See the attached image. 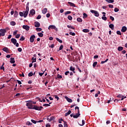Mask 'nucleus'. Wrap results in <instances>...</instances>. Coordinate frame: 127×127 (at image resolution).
I'll use <instances>...</instances> for the list:
<instances>
[{
    "label": "nucleus",
    "mask_w": 127,
    "mask_h": 127,
    "mask_svg": "<svg viewBox=\"0 0 127 127\" xmlns=\"http://www.w3.org/2000/svg\"><path fill=\"white\" fill-rule=\"evenodd\" d=\"M45 72V70L43 71V73H39V75L40 76V77H42V76L43 75V74H44V72Z\"/></svg>",
    "instance_id": "obj_47"
},
{
    "label": "nucleus",
    "mask_w": 127,
    "mask_h": 127,
    "mask_svg": "<svg viewBox=\"0 0 127 127\" xmlns=\"http://www.w3.org/2000/svg\"><path fill=\"white\" fill-rule=\"evenodd\" d=\"M22 28H23V29H25V30H27V31H28V30H29V26L28 25H23Z\"/></svg>",
    "instance_id": "obj_8"
},
{
    "label": "nucleus",
    "mask_w": 127,
    "mask_h": 127,
    "mask_svg": "<svg viewBox=\"0 0 127 127\" xmlns=\"http://www.w3.org/2000/svg\"><path fill=\"white\" fill-rule=\"evenodd\" d=\"M70 35H72V36H75L76 35V34L75 33H73L72 32H69Z\"/></svg>",
    "instance_id": "obj_43"
},
{
    "label": "nucleus",
    "mask_w": 127,
    "mask_h": 127,
    "mask_svg": "<svg viewBox=\"0 0 127 127\" xmlns=\"http://www.w3.org/2000/svg\"><path fill=\"white\" fill-rule=\"evenodd\" d=\"M63 47H64L63 45H61L58 51H60V50H62L63 49Z\"/></svg>",
    "instance_id": "obj_46"
},
{
    "label": "nucleus",
    "mask_w": 127,
    "mask_h": 127,
    "mask_svg": "<svg viewBox=\"0 0 127 127\" xmlns=\"http://www.w3.org/2000/svg\"><path fill=\"white\" fill-rule=\"evenodd\" d=\"M14 13V17H17L18 12H17V11H15Z\"/></svg>",
    "instance_id": "obj_19"
},
{
    "label": "nucleus",
    "mask_w": 127,
    "mask_h": 127,
    "mask_svg": "<svg viewBox=\"0 0 127 127\" xmlns=\"http://www.w3.org/2000/svg\"><path fill=\"white\" fill-rule=\"evenodd\" d=\"M11 42L14 44V45H15L16 44V43L17 42V41L15 38H12L11 39Z\"/></svg>",
    "instance_id": "obj_9"
},
{
    "label": "nucleus",
    "mask_w": 127,
    "mask_h": 127,
    "mask_svg": "<svg viewBox=\"0 0 127 127\" xmlns=\"http://www.w3.org/2000/svg\"><path fill=\"white\" fill-rule=\"evenodd\" d=\"M77 21H78V22H82V21H83V20L81 18H77Z\"/></svg>",
    "instance_id": "obj_30"
},
{
    "label": "nucleus",
    "mask_w": 127,
    "mask_h": 127,
    "mask_svg": "<svg viewBox=\"0 0 127 127\" xmlns=\"http://www.w3.org/2000/svg\"><path fill=\"white\" fill-rule=\"evenodd\" d=\"M123 49H124L123 47H119L118 48V51H123Z\"/></svg>",
    "instance_id": "obj_27"
},
{
    "label": "nucleus",
    "mask_w": 127,
    "mask_h": 127,
    "mask_svg": "<svg viewBox=\"0 0 127 127\" xmlns=\"http://www.w3.org/2000/svg\"><path fill=\"white\" fill-rule=\"evenodd\" d=\"M55 99H57V101H58L59 100V97H58V96H57V95H55L54 96Z\"/></svg>",
    "instance_id": "obj_55"
},
{
    "label": "nucleus",
    "mask_w": 127,
    "mask_h": 127,
    "mask_svg": "<svg viewBox=\"0 0 127 127\" xmlns=\"http://www.w3.org/2000/svg\"><path fill=\"white\" fill-rule=\"evenodd\" d=\"M32 110H36V111H41L42 109H43V107L42 106H38L37 105H34V106L31 108Z\"/></svg>",
    "instance_id": "obj_3"
},
{
    "label": "nucleus",
    "mask_w": 127,
    "mask_h": 127,
    "mask_svg": "<svg viewBox=\"0 0 127 127\" xmlns=\"http://www.w3.org/2000/svg\"><path fill=\"white\" fill-rule=\"evenodd\" d=\"M3 51H4V52H6V53H7L8 52V51H9V50H8V48H7V47H4L2 49Z\"/></svg>",
    "instance_id": "obj_13"
},
{
    "label": "nucleus",
    "mask_w": 127,
    "mask_h": 127,
    "mask_svg": "<svg viewBox=\"0 0 127 127\" xmlns=\"http://www.w3.org/2000/svg\"><path fill=\"white\" fill-rule=\"evenodd\" d=\"M18 51L19 52H21V51H22V49H21V48H18Z\"/></svg>",
    "instance_id": "obj_61"
},
{
    "label": "nucleus",
    "mask_w": 127,
    "mask_h": 127,
    "mask_svg": "<svg viewBox=\"0 0 127 127\" xmlns=\"http://www.w3.org/2000/svg\"><path fill=\"white\" fill-rule=\"evenodd\" d=\"M34 105H32V104L27 103H26V106L28 107V109H29L30 110H32V108Z\"/></svg>",
    "instance_id": "obj_7"
},
{
    "label": "nucleus",
    "mask_w": 127,
    "mask_h": 127,
    "mask_svg": "<svg viewBox=\"0 0 127 127\" xmlns=\"http://www.w3.org/2000/svg\"><path fill=\"white\" fill-rule=\"evenodd\" d=\"M50 28H52V29H55L56 28V26L54 25H50L48 27V29H50Z\"/></svg>",
    "instance_id": "obj_17"
},
{
    "label": "nucleus",
    "mask_w": 127,
    "mask_h": 127,
    "mask_svg": "<svg viewBox=\"0 0 127 127\" xmlns=\"http://www.w3.org/2000/svg\"><path fill=\"white\" fill-rule=\"evenodd\" d=\"M43 107H50V105L48 104H45L43 105Z\"/></svg>",
    "instance_id": "obj_45"
},
{
    "label": "nucleus",
    "mask_w": 127,
    "mask_h": 127,
    "mask_svg": "<svg viewBox=\"0 0 127 127\" xmlns=\"http://www.w3.org/2000/svg\"><path fill=\"white\" fill-rule=\"evenodd\" d=\"M62 122H63L64 123V120H63V119L61 118L59 120V124H62Z\"/></svg>",
    "instance_id": "obj_32"
},
{
    "label": "nucleus",
    "mask_w": 127,
    "mask_h": 127,
    "mask_svg": "<svg viewBox=\"0 0 127 127\" xmlns=\"http://www.w3.org/2000/svg\"><path fill=\"white\" fill-rule=\"evenodd\" d=\"M84 125H85V121L82 120V124H79V126H80L81 127H83V126H84Z\"/></svg>",
    "instance_id": "obj_38"
},
{
    "label": "nucleus",
    "mask_w": 127,
    "mask_h": 127,
    "mask_svg": "<svg viewBox=\"0 0 127 127\" xmlns=\"http://www.w3.org/2000/svg\"><path fill=\"white\" fill-rule=\"evenodd\" d=\"M18 31H17V30L14 31V32L13 33V35H16V34H17Z\"/></svg>",
    "instance_id": "obj_63"
},
{
    "label": "nucleus",
    "mask_w": 127,
    "mask_h": 127,
    "mask_svg": "<svg viewBox=\"0 0 127 127\" xmlns=\"http://www.w3.org/2000/svg\"><path fill=\"white\" fill-rule=\"evenodd\" d=\"M121 98H122V99H121V101H123V100H124V99H126L127 96H124V95H122V97Z\"/></svg>",
    "instance_id": "obj_56"
},
{
    "label": "nucleus",
    "mask_w": 127,
    "mask_h": 127,
    "mask_svg": "<svg viewBox=\"0 0 127 127\" xmlns=\"http://www.w3.org/2000/svg\"><path fill=\"white\" fill-rule=\"evenodd\" d=\"M78 113H76L75 115H73V118L74 119H78L80 116H81V114H80V111H78Z\"/></svg>",
    "instance_id": "obj_6"
},
{
    "label": "nucleus",
    "mask_w": 127,
    "mask_h": 127,
    "mask_svg": "<svg viewBox=\"0 0 127 127\" xmlns=\"http://www.w3.org/2000/svg\"><path fill=\"white\" fill-rule=\"evenodd\" d=\"M9 28L8 27H6L5 29H0V33L1 36H4L5 35V33L7 32V30H9Z\"/></svg>",
    "instance_id": "obj_2"
},
{
    "label": "nucleus",
    "mask_w": 127,
    "mask_h": 127,
    "mask_svg": "<svg viewBox=\"0 0 127 127\" xmlns=\"http://www.w3.org/2000/svg\"><path fill=\"white\" fill-rule=\"evenodd\" d=\"M57 78L59 79H62L63 77L62 75H60V74L57 75ZM57 78H56V80H57Z\"/></svg>",
    "instance_id": "obj_36"
},
{
    "label": "nucleus",
    "mask_w": 127,
    "mask_h": 127,
    "mask_svg": "<svg viewBox=\"0 0 127 127\" xmlns=\"http://www.w3.org/2000/svg\"><path fill=\"white\" fill-rule=\"evenodd\" d=\"M30 13L32 15H34V14H35V10H34V9H32L30 10Z\"/></svg>",
    "instance_id": "obj_15"
},
{
    "label": "nucleus",
    "mask_w": 127,
    "mask_h": 127,
    "mask_svg": "<svg viewBox=\"0 0 127 127\" xmlns=\"http://www.w3.org/2000/svg\"><path fill=\"white\" fill-rule=\"evenodd\" d=\"M46 127H51V125H50V124H49V123H48L46 125Z\"/></svg>",
    "instance_id": "obj_64"
},
{
    "label": "nucleus",
    "mask_w": 127,
    "mask_h": 127,
    "mask_svg": "<svg viewBox=\"0 0 127 127\" xmlns=\"http://www.w3.org/2000/svg\"><path fill=\"white\" fill-rule=\"evenodd\" d=\"M65 99H66V101H67L68 103H72V102H73V101L71 99V98H69L67 96L65 97Z\"/></svg>",
    "instance_id": "obj_10"
},
{
    "label": "nucleus",
    "mask_w": 127,
    "mask_h": 127,
    "mask_svg": "<svg viewBox=\"0 0 127 127\" xmlns=\"http://www.w3.org/2000/svg\"><path fill=\"white\" fill-rule=\"evenodd\" d=\"M70 71H72V72H74V71H75V67H72V66L70 67L69 68Z\"/></svg>",
    "instance_id": "obj_28"
},
{
    "label": "nucleus",
    "mask_w": 127,
    "mask_h": 127,
    "mask_svg": "<svg viewBox=\"0 0 127 127\" xmlns=\"http://www.w3.org/2000/svg\"><path fill=\"white\" fill-rule=\"evenodd\" d=\"M110 19H111V20H112V21H114L115 20V18H114V17L110 16Z\"/></svg>",
    "instance_id": "obj_51"
},
{
    "label": "nucleus",
    "mask_w": 127,
    "mask_h": 127,
    "mask_svg": "<svg viewBox=\"0 0 127 127\" xmlns=\"http://www.w3.org/2000/svg\"><path fill=\"white\" fill-rule=\"evenodd\" d=\"M117 34H118V35H122V33L120 31H117Z\"/></svg>",
    "instance_id": "obj_52"
},
{
    "label": "nucleus",
    "mask_w": 127,
    "mask_h": 127,
    "mask_svg": "<svg viewBox=\"0 0 127 127\" xmlns=\"http://www.w3.org/2000/svg\"><path fill=\"white\" fill-rule=\"evenodd\" d=\"M109 61V59H107L105 61H102L101 64H104V63H106V62H108Z\"/></svg>",
    "instance_id": "obj_37"
},
{
    "label": "nucleus",
    "mask_w": 127,
    "mask_h": 127,
    "mask_svg": "<svg viewBox=\"0 0 127 127\" xmlns=\"http://www.w3.org/2000/svg\"><path fill=\"white\" fill-rule=\"evenodd\" d=\"M90 12L94 14V16H96V17H99V16H100V14L97 11H96L95 10H90Z\"/></svg>",
    "instance_id": "obj_4"
},
{
    "label": "nucleus",
    "mask_w": 127,
    "mask_h": 127,
    "mask_svg": "<svg viewBox=\"0 0 127 127\" xmlns=\"http://www.w3.org/2000/svg\"><path fill=\"white\" fill-rule=\"evenodd\" d=\"M67 18L69 20H72V19H73V18L71 16V15H68L67 16Z\"/></svg>",
    "instance_id": "obj_41"
},
{
    "label": "nucleus",
    "mask_w": 127,
    "mask_h": 127,
    "mask_svg": "<svg viewBox=\"0 0 127 127\" xmlns=\"http://www.w3.org/2000/svg\"><path fill=\"white\" fill-rule=\"evenodd\" d=\"M56 40H57V41H58L59 42H60V43H62V42H63L62 40L59 39V38H56Z\"/></svg>",
    "instance_id": "obj_39"
},
{
    "label": "nucleus",
    "mask_w": 127,
    "mask_h": 127,
    "mask_svg": "<svg viewBox=\"0 0 127 127\" xmlns=\"http://www.w3.org/2000/svg\"><path fill=\"white\" fill-rule=\"evenodd\" d=\"M36 30H37V31H41V30H42V29H41V28H36Z\"/></svg>",
    "instance_id": "obj_48"
},
{
    "label": "nucleus",
    "mask_w": 127,
    "mask_h": 127,
    "mask_svg": "<svg viewBox=\"0 0 127 127\" xmlns=\"http://www.w3.org/2000/svg\"><path fill=\"white\" fill-rule=\"evenodd\" d=\"M68 3L70 6H73L74 7H75V4H74L73 3H72L71 2H68Z\"/></svg>",
    "instance_id": "obj_23"
},
{
    "label": "nucleus",
    "mask_w": 127,
    "mask_h": 127,
    "mask_svg": "<svg viewBox=\"0 0 127 127\" xmlns=\"http://www.w3.org/2000/svg\"><path fill=\"white\" fill-rule=\"evenodd\" d=\"M120 10V9L118 8H115L114 9V11L115 12H118V11H119Z\"/></svg>",
    "instance_id": "obj_50"
},
{
    "label": "nucleus",
    "mask_w": 127,
    "mask_h": 127,
    "mask_svg": "<svg viewBox=\"0 0 127 127\" xmlns=\"http://www.w3.org/2000/svg\"><path fill=\"white\" fill-rule=\"evenodd\" d=\"M70 13H71V11H67L64 13V15H66L67 14H70Z\"/></svg>",
    "instance_id": "obj_42"
},
{
    "label": "nucleus",
    "mask_w": 127,
    "mask_h": 127,
    "mask_svg": "<svg viewBox=\"0 0 127 127\" xmlns=\"http://www.w3.org/2000/svg\"><path fill=\"white\" fill-rule=\"evenodd\" d=\"M29 11V2H27L26 4V10L24 12H19V14L20 16H23L24 17H26L28 14V12Z\"/></svg>",
    "instance_id": "obj_1"
},
{
    "label": "nucleus",
    "mask_w": 127,
    "mask_h": 127,
    "mask_svg": "<svg viewBox=\"0 0 127 127\" xmlns=\"http://www.w3.org/2000/svg\"><path fill=\"white\" fill-rule=\"evenodd\" d=\"M83 14V18L85 19L88 17V15H87L85 13H84Z\"/></svg>",
    "instance_id": "obj_33"
},
{
    "label": "nucleus",
    "mask_w": 127,
    "mask_h": 127,
    "mask_svg": "<svg viewBox=\"0 0 127 127\" xmlns=\"http://www.w3.org/2000/svg\"><path fill=\"white\" fill-rule=\"evenodd\" d=\"M47 12V8H45L42 10V13L45 14Z\"/></svg>",
    "instance_id": "obj_18"
},
{
    "label": "nucleus",
    "mask_w": 127,
    "mask_h": 127,
    "mask_svg": "<svg viewBox=\"0 0 127 127\" xmlns=\"http://www.w3.org/2000/svg\"><path fill=\"white\" fill-rule=\"evenodd\" d=\"M34 39H35V35H31L30 37V42H31V43H33V42H34Z\"/></svg>",
    "instance_id": "obj_5"
},
{
    "label": "nucleus",
    "mask_w": 127,
    "mask_h": 127,
    "mask_svg": "<svg viewBox=\"0 0 127 127\" xmlns=\"http://www.w3.org/2000/svg\"><path fill=\"white\" fill-rule=\"evenodd\" d=\"M67 27H68V28H71V29L75 30V28L71 25H67Z\"/></svg>",
    "instance_id": "obj_29"
},
{
    "label": "nucleus",
    "mask_w": 127,
    "mask_h": 127,
    "mask_svg": "<svg viewBox=\"0 0 127 127\" xmlns=\"http://www.w3.org/2000/svg\"><path fill=\"white\" fill-rule=\"evenodd\" d=\"M35 27H40V23L39 22H35Z\"/></svg>",
    "instance_id": "obj_12"
},
{
    "label": "nucleus",
    "mask_w": 127,
    "mask_h": 127,
    "mask_svg": "<svg viewBox=\"0 0 127 127\" xmlns=\"http://www.w3.org/2000/svg\"><path fill=\"white\" fill-rule=\"evenodd\" d=\"M117 97V98H122L123 95L122 94H118Z\"/></svg>",
    "instance_id": "obj_60"
},
{
    "label": "nucleus",
    "mask_w": 127,
    "mask_h": 127,
    "mask_svg": "<svg viewBox=\"0 0 127 127\" xmlns=\"http://www.w3.org/2000/svg\"><path fill=\"white\" fill-rule=\"evenodd\" d=\"M72 113V111L71 110L68 111L65 114V117H67V116H69Z\"/></svg>",
    "instance_id": "obj_21"
},
{
    "label": "nucleus",
    "mask_w": 127,
    "mask_h": 127,
    "mask_svg": "<svg viewBox=\"0 0 127 127\" xmlns=\"http://www.w3.org/2000/svg\"><path fill=\"white\" fill-rule=\"evenodd\" d=\"M31 122L32 123H33V124H36V123L37 122L36 121L34 120H31Z\"/></svg>",
    "instance_id": "obj_58"
},
{
    "label": "nucleus",
    "mask_w": 127,
    "mask_h": 127,
    "mask_svg": "<svg viewBox=\"0 0 127 127\" xmlns=\"http://www.w3.org/2000/svg\"><path fill=\"white\" fill-rule=\"evenodd\" d=\"M82 31H83V32L87 33V32H89L90 30H89L88 29H84L82 30Z\"/></svg>",
    "instance_id": "obj_24"
},
{
    "label": "nucleus",
    "mask_w": 127,
    "mask_h": 127,
    "mask_svg": "<svg viewBox=\"0 0 127 127\" xmlns=\"http://www.w3.org/2000/svg\"><path fill=\"white\" fill-rule=\"evenodd\" d=\"M10 25H12V26H14V25L16 24V23H15L14 21H11L10 22Z\"/></svg>",
    "instance_id": "obj_22"
},
{
    "label": "nucleus",
    "mask_w": 127,
    "mask_h": 127,
    "mask_svg": "<svg viewBox=\"0 0 127 127\" xmlns=\"http://www.w3.org/2000/svg\"><path fill=\"white\" fill-rule=\"evenodd\" d=\"M54 120H55V118L53 116L51 117L50 119L49 118L47 119V121H48V122H52V121H54Z\"/></svg>",
    "instance_id": "obj_11"
},
{
    "label": "nucleus",
    "mask_w": 127,
    "mask_h": 127,
    "mask_svg": "<svg viewBox=\"0 0 127 127\" xmlns=\"http://www.w3.org/2000/svg\"><path fill=\"white\" fill-rule=\"evenodd\" d=\"M64 127H68V124L66 121H64Z\"/></svg>",
    "instance_id": "obj_26"
},
{
    "label": "nucleus",
    "mask_w": 127,
    "mask_h": 127,
    "mask_svg": "<svg viewBox=\"0 0 127 127\" xmlns=\"http://www.w3.org/2000/svg\"><path fill=\"white\" fill-rule=\"evenodd\" d=\"M32 63H34V62H36V58L34 59V58L33 57L32 58Z\"/></svg>",
    "instance_id": "obj_40"
},
{
    "label": "nucleus",
    "mask_w": 127,
    "mask_h": 127,
    "mask_svg": "<svg viewBox=\"0 0 127 127\" xmlns=\"http://www.w3.org/2000/svg\"><path fill=\"white\" fill-rule=\"evenodd\" d=\"M16 81H17V83L18 84H19V85H21L22 83L21 81H20V80H17Z\"/></svg>",
    "instance_id": "obj_62"
},
{
    "label": "nucleus",
    "mask_w": 127,
    "mask_h": 127,
    "mask_svg": "<svg viewBox=\"0 0 127 127\" xmlns=\"http://www.w3.org/2000/svg\"><path fill=\"white\" fill-rule=\"evenodd\" d=\"M13 13H14V10H13V9H11V11L10 12L11 15H13Z\"/></svg>",
    "instance_id": "obj_53"
},
{
    "label": "nucleus",
    "mask_w": 127,
    "mask_h": 127,
    "mask_svg": "<svg viewBox=\"0 0 127 127\" xmlns=\"http://www.w3.org/2000/svg\"><path fill=\"white\" fill-rule=\"evenodd\" d=\"M10 62L12 64H13L15 63V61L14 60V58H10Z\"/></svg>",
    "instance_id": "obj_14"
},
{
    "label": "nucleus",
    "mask_w": 127,
    "mask_h": 127,
    "mask_svg": "<svg viewBox=\"0 0 127 127\" xmlns=\"http://www.w3.org/2000/svg\"><path fill=\"white\" fill-rule=\"evenodd\" d=\"M20 37V34H18L15 36V38H19Z\"/></svg>",
    "instance_id": "obj_57"
},
{
    "label": "nucleus",
    "mask_w": 127,
    "mask_h": 127,
    "mask_svg": "<svg viewBox=\"0 0 127 127\" xmlns=\"http://www.w3.org/2000/svg\"><path fill=\"white\" fill-rule=\"evenodd\" d=\"M38 35L39 37H43V34L42 33H38Z\"/></svg>",
    "instance_id": "obj_34"
},
{
    "label": "nucleus",
    "mask_w": 127,
    "mask_h": 127,
    "mask_svg": "<svg viewBox=\"0 0 127 127\" xmlns=\"http://www.w3.org/2000/svg\"><path fill=\"white\" fill-rule=\"evenodd\" d=\"M25 39V38L23 37V36H22L20 38L19 40L20 41H23Z\"/></svg>",
    "instance_id": "obj_31"
},
{
    "label": "nucleus",
    "mask_w": 127,
    "mask_h": 127,
    "mask_svg": "<svg viewBox=\"0 0 127 127\" xmlns=\"http://www.w3.org/2000/svg\"><path fill=\"white\" fill-rule=\"evenodd\" d=\"M32 76H33V72H32V71L28 73L29 77H32Z\"/></svg>",
    "instance_id": "obj_35"
},
{
    "label": "nucleus",
    "mask_w": 127,
    "mask_h": 127,
    "mask_svg": "<svg viewBox=\"0 0 127 127\" xmlns=\"http://www.w3.org/2000/svg\"><path fill=\"white\" fill-rule=\"evenodd\" d=\"M102 19L103 20H107V17L104 16H102Z\"/></svg>",
    "instance_id": "obj_54"
},
{
    "label": "nucleus",
    "mask_w": 127,
    "mask_h": 127,
    "mask_svg": "<svg viewBox=\"0 0 127 127\" xmlns=\"http://www.w3.org/2000/svg\"><path fill=\"white\" fill-rule=\"evenodd\" d=\"M41 18V15H38L37 17V19H40Z\"/></svg>",
    "instance_id": "obj_59"
},
{
    "label": "nucleus",
    "mask_w": 127,
    "mask_h": 127,
    "mask_svg": "<svg viewBox=\"0 0 127 127\" xmlns=\"http://www.w3.org/2000/svg\"><path fill=\"white\" fill-rule=\"evenodd\" d=\"M109 27H110V28H111L112 29V30H114L115 26L114 25V24H111L109 25Z\"/></svg>",
    "instance_id": "obj_20"
},
{
    "label": "nucleus",
    "mask_w": 127,
    "mask_h": 127,
    "mask_svg": "<svg viewBox=\"0 0 127 127\" xmlns=\"http://www.w3.org/2000/svg\"><path fill=\"white\" fill-rule=\"evenodd\" d=\"M97 64H98V62H97L93 63V67H96V65H97Z\"/></svg>",
    "instance_id": "obj_44"
},
{
    "label": "nucleus",
    "mask_w": 127,
    "mask_h": 127,
    "mask_svg": "<svg viewBox=\"0 0 127 127\" xmlns=\"http://www.w3.org/2000/svg\"><path fill=\"white\" fill-rule=\"evenodd\" d=\"M0 69V70H3V71L4 72V66H3V65H1Z\"/></svg>",
    "instance_id": "obj_49"
},
{
    "label": "nucleus",
    "mask_w": 127,
    "mask_h": 127,
    "mask_svg": "<svg viewBox=\"0 0 127 127\" xmlns=\"http://www.w3.org/2000/svg\"><path fill=\"white\" fill-rule=\"evenodd\" d=\"M127 30V27L123 26L122 27V29L121 30L122 32H126V31Z\"/></svg>",
    "instance_id": "obj_16"
},
{
    "label": "nucleus",
    "mask_w": 127,
    "mask_h": 127,
    "mask_svg": "<svg viewBox=\"0 0 127 127\" xmlns=\"http://www.w3.org/2000/svg\"><path fill=\"white\" fill-rule=\"evenodd\" d=\"M106 1H107V2H109V3H113V2H114L115 1L114 0H106Z\"/></svg>",
    "instance_id": "obj_25"
}]
</instances>
